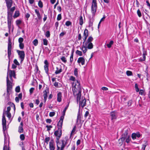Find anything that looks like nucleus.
I'll return each mask as SVG.
<instances>
[{
    "label": "nucleus",
    "instance_id": "nucleus-1",
    "mask_svg": "<svg viewBox=\"0 0 150 150\" xmlns=\"http://www.w3.org/2000/svg\"><path fill=\"white\" fill-rule=\"evenodd\" d=\"M68 139V137L66 136L64 139H62L61 141H59V140H56L57 150H64L65 146L67 143Z\"/></svg>",
    "mask_w": 150,
    "mask_h": 150
},
{
    "label": "nucleus",
    "instance_id": "nucleus-2",
    "mask_svg": "<svg viewBox=\"0 0 150 150\" xmlns=\"http://www.w3.org/2000/svg\"><path fill=\"white\" fill-rule=\"evenodd\" d=\"M76 100L77 102L79 101V108L80 107L83 108L86 105V100L84 97L81 98V93L79 91L76 94Z\"/></svg>",
    "mask_w": 150,
    "mask_h": 150
},
{
    "label": "nucleus",
    "instance_id": "nucleus-3",
    "mask_svg": "<svg viewBox=\"0 0 150 150\" xmlns=\"http://www.w3.org/2000/svg\"><path fill=\"white\" fill-rule=\"evenodd\" d=\"M58 130L54 133V135L57 137L56 140H59L62 134V127L57 126Z\"/></svg>",
    "mask_w": 150,
    "mask_h": 150
},
{
    "label": "nucleus",
    "instance_id": "nucleus-4",
    "mask_svg": "<svg viewBox=\"0 0 150 150\" xmlns=\"http://www.w3.org/2000/svg\"><path fill=\"white\" fill-rule=\"evenodd\" d=\"M97 8V7L96 0H93L91 7V11L93 16H94L95 15Z\"/></svg>",
    "mask_w": 150,
    "mask_h": 150
},
{
    "label": "nucleus",
    "instance_id": "nucleus-5",
    "mask_svg": "<svg viewBox=\"0 0 150 150\" xmlns=\"http://www.w3.org/2000/svg\"><path fill=\"white\" fill-rule=\"evenodd\" d=\"M17 52L19 56V57L21 60V63L23 62L24 60L25 56V54L24 51L17 50Z\"/></svg>",
    "mask_w": 150,
    "mask_h": 150
},
{
    "label": "nucleus",
    "instance_id": "nucleus-6",
    "mask_svg": "<svg viewBox=\"0 0 150 150\" xmlns=\"http://www.w3.org/2000/svg\"><path fill=\"white\" fill-rule=\"evenodd\" d=\"M6 81H7V92H8L12 88V83L13 82L10 81L8 78V75H7L6 77Z\"/></svg>",
    "mask_w": 150,
    "mask_h": 150
},
{
    "label": "nucleus",
    "instance_id": "nucleus-7",
    "mask_svg": "<svg viewBox=\"0 0 150 150\" xmlns=\"http://www.w3.org/2000/svg\"><path fill=\"white\" fill-rule=\"evenodd\" d=\"M11 45L12 42L11 41L10 39L9 38L8 39V55L9 56H11Z\"/></svg>",
    "mask_w": 150,
    "mask_h": 150
},
{
    "label": "nucleus",
    "instance_id": "nucleus-8",
    "mask_svg": "<svg viewBox=\"0 0 150 150\" xmlns=\"http://www.w3.org/2000/svg\"><path fill=\"white\" fill-rule=\"evenodd\" d=\"M110 115L111 117V120L112 121H113L114 120L117 119L118 117L117 112L115 111H113L111 112L110 113Z\"/></svg>",
    "mask_w": 150,
    "mask_h": 150
},
{
    "label": "nucleus",
    "instance_id": "nucleus-9",
    "mask_svg": "<svg viewBox=\"0 0 150 150\" xmlns=\"http://www.w3.org/2000/svg\"><path fill=\"white\" fill-rule=\"evenodd\" d=\"M2 125L3 126V131L4 133V131L6 129V120L4 115H3L2 117Z\"/></svg>",
    "mask_w": 150,
    "mask_h": 150
},
{
    "label": "nucleus",
    "instance_id": "nucleus-10",
    "mask_svg": "<svg viewBox=\"0 0 150 150\" xmlns=\"http://www.w3.org/2000/svg\"><path fill=\"white\" fill-rule=\"evenodd\" d=\"M88 30L86 29L84 31L83 36V39L84 40V41L83 42V44H84V42L86 41V40L88 36Z\"/></svg>",
    "mask_w": 150,
    "mask_h": 150
},
{
    "label": "nucleus",
    "instance_id": "nucleus-11",
    "mask_svg": "<svg viewBox=\"0 0 150 150\" xmlns=\"http://www.w3.org/2000/svg\"><path fill=\"white\" fill-rule=\"evenodd\" d=\"M64 115H63V113H62V115L60 117V120L57 124V126H62Z\"/></svg>",
    "mask_w": 150,
    "mask_h": 150
},
{
    "label": "nucleus",
    "instance_id": "nucleus-12",
    "mask_svg": "<svg viewBox=\"0 0 150 150\" xmlns=\"http://www.w3.org/2000/svg\"><path fill=\"white\" fill-rule=\"evenodd\" d=\"M129 135L128 134V131L127 130L125 131L121 135V138L123 140H125L126 138H127Z\"/></svg>",
    "mask_w": 150,
    "mask_h": 150
},
{
    "label": "nucleus",
    "instance_id": "nucleus-13",
    "mask_svg": "<svg viewBox=\"0 0 150 150\" xmlns=\"http://www.w3.org/2000/svg\"><path fill=\"white\" fill-rule=\"evenodd\" d=\"M7 7H11L12 5L13 1L12 0H5Z\"/></svg>",
    "mask_w": 150,
    "mask_h": 150
},
{
    "label": "nucleus",
    "instance_id": "nucleus-14",
    "mask_svg": "<svg viewBox=\"0 0 150 150\" xmlns=\"http://www.w3.org/2000/svg\"><path fill=\"white\" fill-rule=\"evenodd\" d=\"M13 12L10 11H7V20H12V15Z\"/></svg>",
    "mask_w": 150,
    "mask_h": 150
},
{
    "label": "nucleus",
    "instance_id": "nucleus-15",
    "mask_svg": "<svg viewBox=\"0 0 150 150\" xmlns=\"http://www.w3.org/2000/svg\"><path fill=\"white\" fill-rule=\"evenodd\" d=\"M77 62L79 64L81 63L82 65H83L85 64V59L83 57H80L78 59Z\"/></svg>",
    "mask_w": 150,
    "mask_h": 150
},
{
    "label": "nucleus",
    "instance_id": "nucleus-16",
    "mask_svg": "<svg viewBox=\"0 0 150 150\" xmlns=\"http://www.w3.org/2000/svg\"><path fill=\"white\" fill-rule=\"evenodd\" d=\"M8 73L9 76H13L14 78H16L15 72L14 71L9 70Z\"/></svg>",
    "mask_w": 150,
    "mask_h": 150
},
{
    "label": "nucleus",
    "instance_id": "nucleus-17",
    "mask_svg": "<svg viewBox=\"0 0 150 150\" xmlns=\"http://www.w3.org/2000/svg\"><path fill=\"white\" fill-rule=\"evenodd\" d=\"M54 141L53 140H51L49 143V147L50 150H54L55 147L54 146L53 144Z\"/></svg>",
    "mask_w": 150,
    "mask_h": 150
},
{
    "label": "nucleus",
    "instance_id": "nucleus-18",
    "mask_svg": "<svg viewBox=\"0 0 150 150\" xmlns=\"http://www.w3.org/2000/svg\"><path fill=\"white\" fill-rule=\"evenodd\" d=\"M87 45L86 44H83L82 47L80 48L82 50L84 53H86L87 51Z\"/></svg>",
    "mask_w": 150,
    "mask_h": 150
},
{
    "label": "nucleus",
    "instance_id": "nucleus-19",
    "mask_svg": "<svg viewBox=\"0 0 150 150\" xmlns=\"http://www.w3.org/2000/svg\"><path fill=\"white\" fill-rule=\"evenodd\" d=\"M82 116V114L81 113L80 111V109H79V110L78 112L77 119V122H80L81 121V118Z\"/></svg>",
    "mask_w": 150,
    "mask_h": 150
},
{
    "label": "nucleus",
    "instance_id": "nucleus-20",
    "mask_svg": "<svg viewBox=\"0 0 150 150\" xmlns=\"http://www.w3.org/2000/svg\"><path fill=\"white\" fill-rule=\"evenodd\" d=\"M93 40V38L91 36H90L88 37V39L84 42V44H85L88 45V43L91 42Z\"/></svg>",
    "mask_w": 150,
    "mask_h": 150
},
{
    "label": "nucleus",
    "instance_id": "nucleus-21",
    "mask_svg": "<svg viewBox=\"0 0 150 150\" xmlns=\"http://www.w3.org/2000/svg\"><path fill=\"white\" fill-rule=\"evenodd\" d=\"M62 94L61 93L59 92L57 95V101L59 102H60L62 101Z\"/></svg>",
    "mask_w": 150,
    "mask_h": 150
},
{
    "label": "nucleus",
    "instance_id": "nucleus-22",
    "mask_svg": "<svg viewBox=\"0 0 150 150\" xmlns=\"http://www.w3.org/2000/svg\"><path fill=\"white\" fill-rule=\"evenodd\" d=\"M7 141H6L5 137L4 138V144L3 147V150H7ZM7 150H10L9 147L8 149Z\"/></svg>",
    "mask_w": 150,
    "mask_h": 150
},
{
    "label": "nucleus",
    "instance_id": "nucleus-23",
    "mask_svg": "<svg viewBox=\"0 0 150 150\" xmlns=\"http://www.w3.org/2000/svg\"><path fill=\"white\" fill-rule=\"evenodd\" d=\"M20 13L18 11H15L14 15L13 16L14 18H16L19 16Z\"/></svg>",
    "mask_w": 150,
    "mask_h": 150
},
{
    "label": "nucleus",
    "instance_id": "nucleus-24",
    "mask_svg": "<svg viewBox=\"0 0 150 150\" xmlns=\"http://www.w3.org/2000/svg\"><path fill=\"white\" fill-rule=\"evenodd\" d=\"M94 19L93 18H90L89 26V27L93 25V22L94 21Z\"/></svg>",
    "mask_w": 150,
    "mask_h": 150
},
{
    "label": "nucleus",
    "instance_id": "nucleus-25",
    "mask_svg": "<svg viewBox=\"0 0 150 150\" xmlns=\"http://www.w3.org/2000/svg\"><path fill=\"white\" fill-rule=\"evenodd\" d=\"M12 20H7V24L8 27L9 29V31H10L11 28V22Z\"/></svg>",
    "mask_w": 150,
    "mask_h": 150
},
{
    "label": "nucleus",
    "instance_id": "nucleus-26",
    "mask_svg": "<svg viewBox=\"0 0 150 150\" xmlns=\"http://www.w3.org/2000/svg\"><path fill=\"white\" fill-rule=\"evenodd\" d=\"M49 93V90L48 89H46L45 91H43V96L44 97H47V94Z\"/></svg>",
    "mask_w": 150,
    "mask_h": 150
},
{
    "label": "nucleus",
    "instance_id": "nucleus-27",
    "mask_svg": "<svg viewBox=\"0 0 150 150\" xmlns=\"http://www.w3.org/2000/svg\"><path fill=\"white\" fill-rule=\"evenodd\" d=\"M93 45L91 42L88 43L87 46V48L91 49L93 48Z\"/></svg>",
    "mask_w": 150,
    "mask_h": 150
},
{
    "label": "nucleus",
    "instance_id": "nucleus-28",
    "mask_svg": "<svg viewBox=\"0 0 150 150\" xmlns=\"http://www.w3.org/2000/svg\"><path fill=\"white\" fill-rule=\"evenodd\" d=\"M44 69L47 75H49V74H48V71H49L48 66L44 65Z\"/></svg>",
    "mask_w": 150,
    "mask_h": 150
},
{
    "label": "nucleus",
    "instance_id": "nucleus-29",
    "mask_svg": "<svg viewBox=\"0 0 150 150\" xmlns=\"http://www.w3.org/2000/svg\"><path fill=\"white\" fill-rule=\"evenodd\" d=\"M7 11H12L13 12L15 10L16 7L15 6H13L11 8V7H9V8L7 7Z\"/></svg>",
    "mask_w": 150,
    "mask_h": 150
},
{
    "label": "nucleus",
    "instance_id": "nucleus-30",
    "mask_svg": "<svg viewBox=\"0 0 150 150\" xmlns=\"http://www.w3.org/2000/svg\"><path fill=\"white\" fill-rule=\"evenodd\" d=\"M114 42L112 40H111L109 43L107 44V46L108 48H110L111 47V46L113 44Z\"/></svg>",
    "mask_w": 150,
    "mask_h": 150
},
{
    "label": "nucleus",
    "instance_id": "nucleus-31",
    "mask_svg": "<svg viewBox=\"0 0 150 150\" xmlns=\"http://www.w3.org/2000/svg\"><path fill=\"white\" fill-rule=\"evenodd\" d=\"M18 131L19 133H21L23 132V129L22 126H19V127Z\"/></svg>",
    "mask_w": 150,
    "mask_h": 150
},
{
    "label": "nucleus",
    "instance_id": "nucleus-32",
    "mask_svg": "<svg viewBox=\"0 0 150 150\" xmlns=\"http://www.w3.org/2000/svg\"><path fill=\"white\" fill-rule=\"evenodd\" d=\"M56 69L57 70H56L55 71V74H57L60 73H61L62 71V69H60L59 70H58V67H57Z\"/></svg>",
    "mask_w": 150,
    "mask_h": 150
},
{
    "label": "nucleus",
    "instance_id": "nucleus-33",
    "mask_svg": "<svg viewBox=\"0 0 150 150\" xmlns=\"http://www.w3.org/2000/svg\"><path fill=\"white\" fill-rule=\"evenodd\" d=\"M124 140H123L122 138H120L118 140V143L119 144V145L121 146L123 144V142L124 141Z\"/></svg>",
    "mask_w": 150,
    "mask_h": 150
},
{
    "label": "nucleus",
    "instance_id": "nucleus-34",
    "mask_svg": "<svg viewBox=\"0 0 150 150\" xmlns=\"http://www.w3.org/2000/svg\"><path fill=\"white\" fill-rule=\"evenodd\" d=\"M131 137L129 135L128 136L127 138H126L125 140V142L127 143H128L131 140Z\"/></svg>",
    "mask_w": 150,
    "mask_h": 150
},
{
    "label": "nucleus",
    "instance_id": "nucleus-35",
    "mask_svg": "<svg viewBox=\"0 0 150 150\" xmlns=\"http://www.w3.org/2000/svg\"><path fill=\"white\" fill-rule=\"evenodd\" d=\"M83 23V20L82 16H81L79 18V24L81 25H82Z\"/></svg>",
    "mask_w": 150,
    "mask_h": 150
},
{
    "label": "nucleus",
    "instance_id": "nucleus-36",
    "mask_svg": "<svg viewBox=\"0 0 150 150\" xmlns=\"http://www.w3.org/2000/svg\"><path fill=\"white\" fill-rule=\"evenodd\" d=\"M69 104H68L66 105V106L65 107V108L64 109V110L63 111V112H62V113H63V115H65L66 111V110L67 109V108L69 107Z\"/></svg>",
    "mask_w": 150,
    "mask_h": 150
},
{
    "label": "nucleus",
    "instance_id": "nucleus-37",
    "mask_svg": "<svg viewBox=\"0 0 150 150\" xmlns=\"http://www.w3.org/2000/svg\"><path fill=\"white\" fill-rule=\"evenodd\" d=\"M126 74L127 76H131L132 75V72L129 71H127L126 72Z\"/></svg>",
    "mask_w": 150,
    "mask_h": 150
},
{
    "label": "nucleus",
    "instance_id": "nucleus-38",
    "mask_svg": "<svg viewBox=\"0 0 150 150\" xmlns=\"http://www.w3.org/2000/svg\"><path fill=\"white\" fill-rule=\"evenodd\" d=\"M73 52H72L71 55V56L70 57V62L71 63H72V62L73 60Z\"/></svg>",
    "mask_w": 150,
    "mask_h": 150
},
{
    "label": "nucleus",
    "instance_id": "nucleus-39",
    "mask_svg": "<svg viewBox=\"0 0 150 150\" xmlns=\"http://www.w3.org/2000/svg\"><path fill=\"white\" fill-rule=\"evenodd\" d=\"M89 116V117H90V115L89 114V112L88 111H86L85 115H84V117L86 118L87 117Z\"/></svg>",
    "mask_w": 150,
    "mask_h": 150
},
{
    "label": "nucleus",
    "instance_id": "nucleus-40",
    "mask_svg": "<svg viewBox=\"0 0 150 150\" xmlns=\"http://www.w3.org/2000/svg\"><path fill=\"white\" fill-rule=\"evenodd\" d=\"M76 54L78 55L79 56H81L82 55V52L78 50L76 51Z\"/></svg>",
    "mask_w": 150,
    "mask_h": 150
},
{
    "label": "nucleus",
    "instance_id": "nucleus-41",
    "mask_svg": "<svg viewBox=\"0 0 150 150\" xmlns=\"http://www.w3.org/2000/svg\"><path fill=\"white\" fill-rule=\"evenodd\" d=\"M139 94L142 95L144 96L145 94L144 91L142 89H141L140 90Z\"/></svg>",
    "mask_w": 150,
    "mask_h": 150
},
{
    "label": "nucleus",
    "instance_id": "nucleus-42",
    "mask_svg": "<svg viewBox=\"0 0 150 150\" xmlns=\"http://www.w3.org/2000/svg\"><path fill=\"white\" fill-rule=\"evenodd\" d=\"M38 5L39 6L42 8L43 7V4L41 1H39L38 2Z\"/></svg>",
    "mask_w": 150,
    "mask_h": 150
},
{
    "label": "nucleus",
    "instance_id": "nucleus-43",
    "mask_svg": "<svg viewBox=\"0 0 150 150\" xmlns=\"http://www.w3.org/2000/svg\"><path fill=\"white\" fill-rule=\"evenodd\" d=\"M20 88L19 86H17L15 88V91L16 92L18 93L20 92Z\"/></svg>",
    "mask_w": 150,
    "mask_h": 150
},
{
    "label": "nucleus",
    "instance_id": "nucleus-44",
    "mask_svg": "<svg viewBox=\"0 0 150 150\" xmlns=\"http://www.w3.org/2000/svg\"><path fill=\"white\" fill-rule=\"evenodd\" d=\"M19 47L21 50L23 49L24 47V44L23 43H20L19 44Z\"/></svg>",
    "mask_w": 150,
    "mask_h": 150
},
{
    "label": "nucleus",
    "instance_id": "nucleus-45",
    "mask_svg": "<svg viewBox=\"0 0 150 150\" xmlns=\"http://www.w3.org/2000/svg\"><path fill=\"white\" fill-rule=\"evenodd\" d=\"M74 74L75 76L77 77L78 76V69L76 68H75L74 70Z\"/></svg>",
    "mask_w": 150,
    "mask_h": 150
},
{
    "label": "nucleus",
    "instance_id": "nucleus-46",
    "mask_svg": "<svg viewBox=\"0 0 150 150\" xmlns=\"http://www.w3.org/2000/svg\"><path fill=\"white\" fill-rule=\"evenodd\" d=\"M146 52H144L142 54L143 55V58L142 60L143 61H145L146 59Z\"/></svg>",
    "mask_w": 150,
    "mask_h": 150
},
{
    "label": "nucleus",
    "instance_id": "nucleus-47",
    "mask_svg": "<svg viewBox=\"0 0 150 150\" xmlns=\"http://www.w3.org/2000/svg\"><path fill=\"white\" fill-rule=\"evenodd\" d=\"M72 23L69 21H67L65 23V25L67 26H69L71 25Z\"/></svg>",
    "mask_w": 150,
    "mask_h": 150
},
{
    "label": "nucleus",
    "instance_id": "nucleus-48",
    "mask_svg": "<svg viewBox=\"0 0 150 150\" xmlns=\"http://www.w3.org/2000/svg\"><path fill=\"white\" fill-rule=\"evenodd\" d=\"M45 35L47 38L50 37V31H47L45 33Z\"/></svg>",
    "mask_w": 150,
    "mask_h": 150
},
{
    "label": "nucleus",
    "instance_id": "nucleus-49",
    "mask_svg": "<svg viewBox=\"0 0 150 150\" xmlns=\"http://www.w3.org/2000/svg\"><path fill=\"white\" fill-rule=\"evenodd\" d=\"M38 40L37 39L34 40L33 42V45L35 46L38 45Z\"/></svg>",
    "mask_w": 150,
    "mask_h": 150
},
{
    "label": "nucleus",
    "instance_id": "nucleus-50",
    "mask_svg": "<svg viewBox=\"0 0 150 150\" xmlns=\"http://www.w3.org/2000/svg\"><path fill=\"white\" fill-rule=\"evenodd\" d=\"M137 15H138V16H139V17H141V16H142L141 13L139 9L137 11Z\"/></svg>",
    "mask_w": 150,
    "mask_h": 150
},
{
    "label": "nucleus",
    "instance_id": "nucleus-51",
    "mask_svg": "<svg viewBox=\"0 0 150 150\" xmlns=\"http://www.w3.org/2000/svg\"><path fill=\"white\" fill-rule=\"evenodd\" d=\"M43 43L44 45H47L48 44V40L46 39L43 40Z\"/></svg>",
    "mask_w": 150,
    "mask_h": 150
},
{
    "label": "nucleus",
    "instance_id": "nucleus-52",
    "mask_svg": "<svg viewBox=\"0 0 150 150\" xmlns=\"http://www.w3.org/2000/svg\"><path fill=\"white\" fill-rule=\"evenodd\" d=\"M20 137L22 141L24 140L25 139V137L24 135L23 134H21Z\"/></svg>",
    "mask_w": 150,
    "mask_h": 150
},
{
    "label": "nucleus",
    "instance_id": "nucleus-53",
    "mask_svg": "<svg viewBox=\"0 0 150 150\" xmlns=\"http://www.w3.org/2000/svg\"><path fill=\"white\" fill-rule=\"evenodd\" d=\"M61 59L62 62H64L65 63L67 62V60L66 59V58L62 56L61 58Z\"/></svg>",
    "mask_w": 150,
    "mask_h": 150
},
{
    "label": "nucleus",
    "instance_id": "nucleus-54",
    "mask_svg": "<svg viewBox=\"0 0 150 150\" xmlns=\"http://www.w3.org/2000/svg\"><path fill=\"white\" fill-rule=\"evenodd\" d=\"M135 88L136 92H138L139 91V89L138 88V85L137 83L135 84Z\"/></svg>",
    "mask_w": 150,
    "mask_h": 150
},
{
    "label": "nucleus",
    "instance_id": "nucleus-55",
    "mask_svg": "<svg viewBox=\"0 0 150 150\" xmlns=\"http://www.w3.org/2000/svg\"><path fill=\"white\" fill-rule=\"evenodd\" d=\"M13 62L16 65L19 66L20 65V64L18 62L17 60L16 59H14V61H13Z\"/></svg>",
    "mask_w": 150,
    "mask_h": 150
},
{
    "label": "nucleus",
    "instance_id": "nucleus-56",
    "mask_svg": "<svg viewBox=\"0 0 150 150\" xmlns=\"http://www.w3.org/2000/svg\"><path fill=\"white\" fill-rule=\"evenodd\" d=\"M23 39L22 38H20L18 40V42L19 43H23Z\"/></svg>",
    "mask_w": 150,
    "mask_h": 150
},
{
    "label": "nucleus",
    "instance_id": "nucleus-57",
    "mask_svg": "<svg viewBox=\"0 0 150 150\" xmlns=\"http://www.w3.org/2000/svg\"><path fill=\"white\" fill-rule=\"evenodd\" d=\"M76 127L75 126L73 129L72 130L71 132V136H70V137H71V135H72V134H73L75 132V131H76Z\"/></svg>",
    "mask_w": 150,
    "mask_h": 150
},
{
    "label": "nucleus",
    "instance_id": "nucleus-58",
    "mask_svg": "<svg viewBox=\"0 0 150 150\" xmlns=\"http://www.w3.org/2000/svg\"><path fill=\"white\" fill-rule=\"evenodd\" d=\"M132 137L133 139H136L137 137L136 135V133H133L132 135Z\"/></svg>",
    "mask_w": 150,
    "mask_h": 150
},
{
    "label": "nucleus",
    "instance_id": "nucleus-59",
    "mask_svg": "<svg viewBox=\"0 0 150 150\" xmlns=\"http://www.w3.org/2000/svg\"><path fill=\"white\" fill-rule=\"evenodd\" d=\"M69 80L74 81H75L76 79L75 77L74 76H71L70 77Z\"/></svg>",
    "mask_w": 150,
    "mask_h": 150
},
{
    "label": "nucleus",
    "instance_id": "nucleus-60",
    "mask_svg": "<svg viewBox=\"0 0 150 150\" xmlns=\"http://www.w3.org/2000/svg\"><path fill=\"white\" fill-rule=\"evenodd\" d=\"M21 21L20 20H18L16 21V23L17 25H19L21 23Z\"/></svg>",
    "mask_w": 150,
    "mask_h": 150
},
{
    "label": "nucleus",
    "instance_id": "nucleus-61",
    "mask_svg": "<svg viewBox=\"0 0 150 150\" xmlns=\"http://www.w3.org/2000/svg\"><path fill=\"white\" fill-rule=\"evenodd\" d=\"M61 18L62 16L61 14H58L57 18V20L58 21H59L60 20H61Z\"/></svg>",
    "mask_w": 150,
    "mask_h": 150
},
{
    "label": "nucleus",
    "instance_id": "nucleus-62",
    "mask_svg": "<svg viewBox=\"0 0 150 150\" xmlns=\"http://www.w3.org/2000/svg\"><path fill=\"white\" fill-rule=\"evenodd\" d=\"M50 140V138L49 137H47L45 138V142L47 144H48V142Z\"/></svg>",
    "mask_w": 150,
    "mask_h": 150
},
{
    "label": "nucleus",
    "instance_id": "nucleus-63",
    "mask_svg": "<svg viewBox=\"0 0 150 150\" xmlns=\"http://www.w3.org/2000/svg\"><path fill=\"white\" fill-rule=\"evenodd\" d=\"M46 127L47 128V131H49L50 130L51 128H52V126L51 125L48 126L47 125L46 126Z\"/></svg>",
    "mask_w": 150,
    "mask_h": 150
},
{
    "label": "nucleus",
    "instance_id": "nucleus-64",
    "mask_svg": "<svg viewBox=\"0 0 150 150\" xmlns=\"http://www.w3.org/2000/svg\"><path fill=\"white\" fill-rule=\"evenodd\" d=\"M55 114L54 112H51L49 113V116L50 117H52Z\"/></svg>",
    "mask_w": 150,
    "mask_h": 150
}]
</instances>
